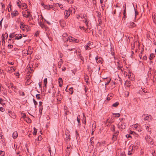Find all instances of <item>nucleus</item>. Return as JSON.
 Instances as JSON below:
<instances>
[{
	"instance_id": "obj_24",
	"label": "nucleus",
	"mask_w": 156,
	"mask_h": 156,
	"mask_svg": "<svg viewBox=\"0 0 156 156\" xmlns=\"http://www.w3.org/2000/svg\"><path fill=\"white\" fill-rule=\"evenodd\" d=\"M117 63L118 69H119L121 70L122 71V67L121 66L120 64L119 63V62H117Z\"/></svg>"
},
{
	"instance_id": "obj_20",
	"label": "nucleus",
	"mask_w": 156,
	"mask_h": 156,
	"mask_svg": "<svg viewBox=\"0 0 156 156\" xmlns=\"http://www.w3.org/2000/svg\"><path fill=\"white\" fill-rule=\"evenodd\" d=\"M154 57L155 55L153 53H151L150 55L149 59L150 60H151Z\"/></svg>"
},
{
	"instance_id": "obj_31",
	"label": "nucleus",
	"mask_w": 156,
	"mask_h": 156,
	"mask_svg": "<svg viewBox=\"0 0 156 156\" xmlns=\"http://www.w3.org/2000/svg\"><path fill=\"white\" fill-rule=\"evenodd\" d=\"M15 35H16V34H15V33H13L12 34H10L9 37L10 38H13L14 37H15Z\"/></svg>"
},
{
	"instance_id": "obj_33",
	"label": "nucleus",
	"mask_w": 156,
	"mask_h": 156,
	"mask_svg": "<svg viewBox=\"0 0 156 156\" xmlns=\"http://www.w3.org/2000/svg\"><path fill=\"white\" fill-rule=\"evenodd\" d=\"M113 115H115V117H119L120 116V115L119 113H113Z\"/></svg>"
},
{
	"instance_id": "obj_9",
	"label": "nucleus",
	"mask_w": 156,
	"mask_h": 156,
	"mask_svg": "<svg viewBox=\"0 0 156 156\" xmlns=\"http://www.w3.org/2000/svg\"><path fill=\"white\" fill-rule=\"evenodd\" d=\"M41 5L42 6H43L44 8L46 9H47L48 10H49L51 8H52V6H50V5H46L45 4L42 3Z\"/></svg>"
},
{
	"instance_id": "obj_4",
	"label": "nucleus",
	"mask_w": 156,
	"mask_h": 156,
	"mask_svg": "<svg viewBox=\"0 0 156 156\" xmlns=\"http://www.w3.org/2000/svg\"><path fill=\"white\" fill-rule=\"evenodd\" d=\"M60 91H58L57 94V99L59 101H61V100L62 98V96L60 94Z\"/></svg>"
},
{
	"instance_id": "obj_46",
	"label": "nucleus",
	"mask_w": 156,
	"mask_h": 156,
	"mask_svg": "<svg viewBox=\"0 0 156 156\" xmlns=\"http://www.w3.org/2000/svg\"><path fill=\"white\" fill-rule=\"evenodd\" d=\"M5 110V109L2 107H0V111H1L2 112H4Z\"/></svg>"
},
{
	"instance_id": "obj_60",
	"label": "nucleus",
	"mask_w": 156,
	"mask_h": 156,
	"mask_svg": "<svg viewBox=\"0 0 156 156\" xmlns=\"http://www.w3.org/2000/svg\"><path fill=\"white\" fill-rule=\"evenodd\" d=\"M2 93L3 94L5 95H7V93L6 92H5V91H3L2 92Z\"/></svg>"
},
{
	"instance_id": "obj_57",
	"label": "nucleus",
	"mask_w": 156,
	"mask_h": 156,
	"mask_svg": "<svg viewBox=\"0 0 156 156\" xmlns=\"http://www.w3.org/2000/svg\"><path fill=\"white\" fill-rule=\"evenodd\" d=\"M13 47V46L12 45H11V44H9L8 45V47L9 48H12Z\"/></svg>"
},
{
	"instance_id": "obj_55",
	"label": "nucleus",
	"mask_w": 156,
	"mask_h": 156,
	"mask_svg": "<svg viewBox=\"0 0 156 156\" xmlns=\"http://www.w3.org/2000/svg\"><path fill=\"white\" fill-rule=\"evenodd\" d=\"M3 18L0 21V27L1 28H2V21L3 20Z\"/></svg>"
},
{
	"instance_id": "obj_62",
	"label": "nucleus",
	"mask_w": 156,
	"mask_h": 156,
	"mask_svg": "<svg viewBox=\"0 0 156 156\" xmlns=\"http://www.w3.org/2000/svg\"><path fill=\"white\" fill-rule=\"evenodd\" d=\"M147 59V57L145 55L143 57V59L145 60H146Z\"/></svg>"
},
{
	"instance_id": "obj_59",
	"label": "nucleus",
	"mask_w": 156,
	"mask_h": 156,
	"mask_svg": "<svg viewBox=\"0 0 156 156\" xmlns=\"http://www.w3.org/2000/svg\"><path fill=\"white\" fill-rule=\"evenodd\" d=\"M9 84L11 86V88H13V87H14V86L13 85V84L12 83H10Z\"/></svg>"
},
{
	"instance_id": "obj_29",
	"label": "nucleus",
	"mask_w": 156,
	"mask_h": 156,
	"mask_svg": "<svg viewBox=\"0 0 156 156\" xmlns=\"http://www.w3.org/2000/svg\"><path fill=\"white\" fill-rule=\"evenodd\" d=\"M69 10H70V11L71 13H72V12H73V13H75V10L74 8L73 7H70L69 8Z\"/></svg>"
},
{
	"instance_id": "obj_50",
	"label": "nucleus",
	"mask_w": 156,
	"mask_h": 156,
	"mask_svg": "<svg viewBox=\"0 0 156 156\" xmlns=\"http://www.w3.org/2000/svg\"><path fill=\"white\" fill-rule=\"evenodd\" d=\"M135 17L138 14V12L136 11V9H135Z\"/></svg>"
},
{
	"instance_id": "obj_23",
	"label": "nucleus",
	"mask_w": 156,
	"mask_h": 156,
	"mask_svg": "<svg viewBox=\"0 0 156 156\" xmlns=\"http://www.w3.org/2000/svg\"><path fill=\"white\" fill-rule=\"evenodd\" d=\"M0 104L3 106L5 105V103L4 102V100L2 98H0Z\"/></svg>"
},
{
	"instance_id": "obj_51",
	"label": "nucleus",
	"mask_w": 156,
	"mask_h": 156,
	"mask_svg": "<svg viewBox=\"0 0 156 156\" xmlns=\"http://www.w3.org/2000/svg\"><path fill=\"white\" fill-rule=\"evenodd\" d=\"M142 90H143V92L144 93H148V92L147 91V90L146 89H142Z\"/></svg>"
},
{
	"instance_id": "obj_28",
	"label": "nucleus",
	"mask_w": 156,
	"mask_h": 156,
	"mask_svg": "<svg viewBox=\"0 0 156 156\" xmlns=\"http://www.w3.org/2000/svg\"><path fill=\"white\" fill-rule=\"evenodd\" d=\"M117 138V136L113 135L112 137V140L113 141H114L116 140Z\"/></svg>"
},
{
	"instance_id": "obj_41",
	"label": "nucleus",
	"mask_w": 156,
	"mask_h": 156,
	"mask_svg": "<svg viewBox=\"0 0 156 156\" xmlns=\"http://www.w3.org/2000/svg\"><path fill=\"white\" fill-rule=\"evenodd\" d=\"M83 21L85 23H86V26H88V21L87 20V19H86L85 21H84V20H83Z\"/></svg>"
},
{
	"instance_id": "obj_44",
	"label": "nucleus",
	"mask_w": 156,
	"mask_h": 156,
	"mask_svg": "<svg viewBox=\"0 0 156 156\" xmlns=\"http://www.w3.org/2000/svg\"><path fill=\"white\" fill-rule=\"evenodd\" d=\"M58 80L59 83H62L63 81H62V79L61 78L59 77L58 78Z\"/></svg>"
},
{
	"instance_id": "obj_25",
	"label": "nucleus",
	"mask_w": 156,
	"mask_h": 156,
	"mask_svg": "<svg viewBox=\"0 0 156 156\" xmlns=\"http://www.w3.org/2000/svg\"><path fill=\"white\" fill-rule=\"evenodd\" d=\"M119 104V103L118 102H116L115 103L113 104L112 105V106L114 107H116Z\"/></svg>"
},
{
	"instance_id": "obj_58",
	"label": "nucleus",
	"mask_w": 156,
	"mask_h": 156,
	"mask_svg": "<svg viewBox=\"0 0 156 156\" xmlns=\"http://www.w3.org/2000/svg\"><path fill=\"white\" fill-rule=\"evenodd\" d=\"M39 32L38 31H37L36 32L35 36H38L39 35Z\"/></svg>"
},
{
	"instance_id": "obj_16",
	"label": "nucleus",
	"mask_w": 156,
	"mask_h": 156,
	"mask_svg": "<svg viewBox=\"0 0 156 156\" xmlns=\"http://www.w3.org/2000/svg\"><path fill=\"white\" fill-rule=\"evenodd\" d=\"M25 26L23 23L21 22L20 24V28L22 30L24 31L25 30L24 27Z\"/></svg>"
},
{
	"instance_id": "obj_63",
	"label": "nucleus",
	"mask_w": 156,
	"mask_h": 156,
	"mask_svg": "<svg viewBox=\"0 0 156 156\" xmlns=\"http://www.w3.org/2000/svg\"><path fill=\"white\" fill-rule=\"evenodd\" d=\"M6 38H7L8 37V34L7 33H5L4 34Z\"/></svg>"
},
{
	"instance_id": "obj_8",
	"label": "nucleus",
	"mask_w": 156,
	"mask_h": 156,
	"mask_svg": "<svg viewBox=\"0 0 156 156\" xmlns=\"http://www.w3.org/2000/svg\"><path fill=\"white\" fill-rule=\"evenodd\" d=\"M68 39H69V41L70 42L75 41L76 42H77L78 40L76 39H75L73 37L70 36L68 37Z\"/></svg>"
},
{
	"instance_id": "obj_48",
	"label": "nucleus",
	"mask_w": 156,
	"mask_h": 156,
	"mask_svg": "<svg viewBox=\"0 0 156 156\" xmlns=\"http://www.w3.org/2000/svg\"><path fill=\"white\" fill-rule=\"evenodd\" d=\"M3 88V89L2 90V91H5V89L3 87H1V86H0V90L1 91V89Z\"/></svg>"
},
{
	"instance_id": "obj_7",
	"label": "nucleus",
	"mask_w": 156,
	"mask_h": 156,
	"mask_svg": "<svg viewBox=\"0 0 156 156\" xmlns=\"http://www.w3.org/2000/svg\"><path fill=\"white\" fill-rule=\"evenodd\" d=\"M95 59L98 63H102L103 62L102 59L101 57H98V56H97L95 57Z\"/></svg>"
},
{
	"instance_id": "obj_27",
	"label": "nucleus",
	"mask_w": 156,
	"mask_h": 156,
	"mask_svg": "<svg viewBox=\"0 0 156 156\" xmlns=\"http://www.w3.org/2000/svg\"><path fill=\"white\" fill-rule=\"evenodd\" d=\"M62 59H61V61L58 62V67L59 68H60L61 66V64H62Z\"/></svg>"
},
{
	"instance_id": "obj_40",
	"label": "nucleus",
	"mask_w": 156,
	"mask_h": 156,
	"mask_svg": "<svg viewBox=\"0 0 156 156\" xmlns=\"http://www.w3.org/2000/svg\"><path fill=\"white\" fill-rule=\"evenodd\" d=\"M22 6L24 8H26L27 7V5L25 3H23Z\"/></svg>"
},
{
	"instance_id": "obj_26",
	"label": "nucleus",
	"mask_w": 156,
	"mask_h": 156,
	"mask_svg": "<svg viewBox=\"0 0 156 156\" xmlns=\"http://www.w3.org/2000/svg\"><path fill=\"white\" fill-rule=\"evenodd\" d=\"M115 126L114 125H112L111 127V129L113 132H115Z\"/></svg>"
},
{
	"instance_id": "obj_54",
	"label": "nucleus",
	"mask_w": 156,
	"mask_h": 156,
	"mask_svg": "<svg viewBox=\"0 0 156 156\" xmlns=\"http://www.w3.org/2000/svg\"><path fill=\"white\" fill-rule=\"evenodd\" d=\"M77 120L78 122L79 123V124L80 123V119L78 118V117L77 118Z\"/></svg>"
},
{
	"instance_id": "obj_34",
	"label": "nucleus",
	"mask_w": 156,
	"mask_h": 156,
	"mask_svg": "<svg viewBox=\"0 0 156 156\" xmlns=\"http://www.w3.org/2000/svg\"><path fill=\"white\" fill-rule=\"evenodd\" d=\"M34 132L33 133L34 135H36V134L37 133V129L35 127H34Z\"/></svg>"
},
{
	"instance_id": "obj_6",
	"label": "nucleus",
	"mask_w": 156,
	"mask_h": 156,
	"mask_svg": "<svg viewBox=\"0 0 156 156\" xmlns=\"http://www.w3.org/2000/svg\"><path fill=\"white\" fill-rule=\"evenodd\" d=\"M27 14L26 15L25 13H23V16L26 18H30V17H31L32 18V16L30 14V12L29 11H27Z\"/></svg>"
},
{
	"instance_id": "obj_38",
	"label": "nucleus",
	"mask_w": 156,
	"mask_h": 156,
	"mask_svg": "<svg viewBox=\"0 0 156 156\" xmlns=\"http://www.w3.org/2000/svg\"><path fill=\"white\" fill-rule=\"evenodd\" d=\"M56 5L57 6L58 5L59 6L61 9H62L63 8V5L62 4L57 3Z\"/></svg>"
},
{
	"instance_id": "obj_17",
	"label": "nucleus",
	"mask_w": 156,
	"mask_h": 156,
	"mask_svg": "<svg viewBox=\"0 0 156 156\" xmlns=\"http://www.w3.org/2000/svg\"><path fill=\"white\" fill-rule=\"evenodd\" d=\"M18 14V11L17 10H16L15 12H12L11 13V15L12 16H16Z\"/></svg>"
},
{
	"instance_id": "obj_10",
	"label": "nucleus",
	"mask_w": 156,
	"mask_h": 156,
	"mask_svg": "<svg viewBox=\"0 0 156 156\" xmlns=\"http://www.w3.org/2000/svg\"><path fill=\"white\" fill-rule=\"evenodd\" d=\"M8 112L9 113V115L12 118H15L16 117V115H15V114L13 112H12L11 111H10L8 110Z\"/></svg>"
},
{
	"instance_id": "obj_47",
	"label": "nucleus",
	"mask_w": 156,
	"mask_h": 156,
	"mask_svg": "<svg viewBox=\"0 0 156 156\" xmlns=\"http://www.w3.org/2000/svg\"><path fill=\"white\" fill-rule=\"evenodd\" d=\"M79 56L81 60L83 61V58L81 55L80 54L79 55Z\"/></svg>"
},
{
	"instance_id": "obj_43",
	"label": "nucleus",
	"mask_w": 156,
	"mask_h": 156,
	"mask_svg": "<svg viewBox=\"0 0 156 156\" xmlns=\"http://www.w3.org/2000/svg\"><path fill=\"white\" fill-rule=\"evenodd\" d=\"M130 26L132 27H134L136 25L134 23L132 22L130 23Z\"/></svg>"
},
{
	"instance_id": "obj_15",
	"label": "nucleus",
	"mask_w": 156,
	"mask_h": 156,
	"mask_svg": "<svg viewBox=\"0 0 156 156\" xmlns=\"http://www.w3.org/2000/svg\"><path fill=\"white\" fill-rule=\"evenodd\" d=\"M139 142L138 141V140H136V141L135 142L134 144V145H133V146H134L135 147H136L137 148L139 147Z\"/></svg>"
},
{
	"instance_id": "obj_42",
	"label": "nucleus",
	"mask_w": 156,
	"mask_h": 156,
	"mask_svg": "<svg viewBox=\"0 0 156 156\" xmlns=\"http://www.w3.org/2000/svg\"><path fill=\"white\" fill-rule=\"evenodd\" d=\"M69 90L71 91L70 94H72L73 92V87L70 88Z\"/></svg>"
},
{
	"instance_id": "obj_1",
	"label": "nucleus",
	"mask_w": 156,
	"mask_h": 156,
	"mask_svg": "<svg viewBox=\"0 0 156 156\" xmlns=\"http://www.w3.org/2000/svg\"><path fill=\"white\" fill-rule=\"evenodd\" d=\"M145 139L149 144H153L154 142L152 138L149 135H147L145 136Z\"/></svg>"
},
{
	"instance_id": "obj_13",
	"label": "nucleus",
	"mask_w": 156,
	"mask_h": 156,
	"mask_svg": "<svg viewBox=\"0 0 156 156\" xmlns=\"http://www.w3.org/2000/svg\"><path fill=\"white\" fill-rule=\"evenodd\" d=\"M152 116L151 115L147 116L144 118V120L150 121L152 120Z\"/></svg>"
},
{
	"instance_id": "obj_5",
	"label": "nucleus",
	"mask_w": 156,
	"mask_h": 156,
	"mask_svg": "<svg viewBox=\"0 0 156 156\" xmlns=\"http://www.w3.org/2000/svg\"><path fill=\"white\" fill-rule=\"evenodd\" d=\"M33 51V48H31L30 46H29L28 49L27 51V54L29 55H31L32 54Z\"/></svg>"
},
{
	"instance_id": "obj_30",
	"label": "nucleus",
	"mask_w": 156,
	"mask_h": 156,
	"mask_svg": "<svg viewBox=\"0 0 156 156\" xmlns=\"http://www.w3.org/2000/svg\"><path fill=\"white\" fill-rule=\"evenodd\" d=\"M17 5L19 6V7L20 8H21V5H20V3H21V2L19 1L18 0L17 1Z\"/></svg>"
},
{
	"instance_id": "obj_12",
	"label": "nucleus",
	"mask_w": 156,
	"mask_h": 156,
	"mask_svg": "<svg viewBox=\"0 0 156 156\" xmlns=\"http://www.w3.org/2000/svg\"><path fill=\"white\" fill-rule=\"evenodd\" d=\"M15 39L19 40L22 38L23 36L20 34H16V35H15Z\"/></svg>"
},
{
	"instance_id": "obj_37",
	"label": "nucleus",
	"mask_w": 156,
	"mask_h": 156,
	"mask_svg": "<svg viewBox=\"0 0 156 156\" xmlns=\"http://www.w3.org/2000/svg\"><path fill=\"white\" fill-rule=\"evenodd\" d=\"M103 0H100V2L102 6H105V3L103 4Z\"/></svg>"
},
{
	"instance_id": "obj_53",
	"label": "nucleus",
	"mask_w": 156,
	"mask_h": 156,
	"mask_svg": "<svg viewBox=\"0 0 156 156\" xmlns=\"http://www.w3.org/2000/svg\"><path fill=\"white\" fill-rule=\"evenodd\" d=\"M86 16H84V15H82V16H80V17L81 18H84V19L86 20Z\"/></svg>"
},
{
	"instance_id": "obj_64",
	"label": "nucleus",
	"mask_w": 156,
	"mask_h": 156,
	"mask_svg": "<svg viewBox=\"0 0 156 156\" xmlns=\"http://www.w3.org/2000/svg\"><path fill=\"white\" fill-rule=\"evenodd\" d=\"M134 128L137 129L138 128L137 124H135L134 126Z\"/></svg>"
},
{
	"instance_id": "obj_52",
	"label": "nucleus",
	"mask_w": 156,
	"mask_h": 156,
	"mask_svg": "<svg viewBox=\"0 0 156 156\" xmlns=\"http://www.w3.org/2000/svg\"><path fill=\"white\" fill-rule=\"evenodd\" d=\"M44 83H47V78H45L44 80Z\"/></svg>"
},
{
	"instance_id": "obj_56",
	"label": "nucleus",
	"mask_w": 156,
	"mask_h": 156,
	"mask_svg": "<svg viewBox=\"0 0 156 156\" xmlns=\"http://www.w3.org/2000/svg\"><path fill=\"white\" fill-rule=\"evenodd\" d=\"M152 154L153 156H156V151H154L153 152Z\"/></svg>"
},
{
	"instance_id": "obj_36",
	"label": "nucleus",
	"mask_w": 156,
	"mask_h": 156,
	"mask_svg": "<svg viewBox=\"0 0 156 156\" xmlns=\"http://www.w3.org/2000/svg\"><path fill=\"white\" fill-rule=\"evenodd\" d=\"M33 102L34 104L35 107H36V105L37 104V103L34 98L33 99Z\"/></svg>"
},
{
	"instance_id": "obj_61",
	"label": "nucleus",
	"mask_w": 156,
	"mask_h": 156,
	"mask_svg": "<svg viewBox=\"0 0 156 156\" xmlns=\"http://www.w3.org/2000/svg\"><path fill=\"white\" fill-rule=\"evenodd\" d=\"M2 40H5V37L3 34H2Z\"/></svg>"
},
{
	"instance_id": "obj_3",
	"label": "nucleus",
	"mask_w": 156,
	"mask_h": 156,
	"mask_svg": "<svg viewBox=\"0 0 156 156\" xmlns=\"http://www.w3.org/2000/svg\"><path fill=\"white\" fill-rule=\"evenodd\" d=\"M118 126L119 128L123 129L125 128L126 124L124 122H120L119 123Z\"/></svg>"
},
{
	"instance_id": "obj_22",
	"label": "nucleus",
	"mask_w": 156,
	"mask_h": 156,
	"mask_svg": "<svg viewBox=\"0 0 156 156\" xmlns=\"http://www.w3.org/2000/svg\"><path fill=\"white\" fill-rule=\"evenodd\" d=\"M42 103H43L41 102V101H40L39 102V105L40 106V107L39 108V112H41V111H42Z\"/></svg>"
},
{
	"instance_id": "obj_14",
	"label": "nucleus",
	"mask_w": 156,
	"mask_h": 156,
	"mask_svg": "<svg viewBox=\"0 0 156 156\" xmlns=\"http://www.w3.org/2000/svg\"><path fill=\"white\" fill-rule=\"evenodd\" d=\"M68 37H69L66 34H64L63 35V39L64 41H69L68 39Z\"/></svg>"
},
{
	"instance_id": "obj_11",
	"label": "nucleus",
	"mask_w": 156,
	"mask_h": 156,
	"mask_svg": "<svg viewBox=\"0 0 156 156\" xmlns=\"http://www.w3.org/2000/svg\"><path fill=\"white\" fill-rule=\"evenodd\" d=\"M91 43V42L90 41L87 43L86 45L85 46V49L86 50H87L91 49V48L90 47Z\"/></svg>"
},
{
	"instance_id": "obj_32",
	"label": "nucleus",
	"mask_w": 156,
	"mask_h": 156,
	"mask_svg": "<svg viewBox=\"0 0 156 156\" xmlns=\"http://www.w3.org/2000/svg\"><path fill=\"white\" fill-rule=\"evenodd\" d=\"M39 25H40V26L42 28H43L44 27V24L42 23L41 22H40L39 23Z\"/></svg>"
},
{
	"instance_id": "obj_45",
	"label": "nucleus",
	"mask_w": 156,
	"mask_h": 156,
	"mask_svg": "<svg viewBox=\"0 0 156 156\" xmlns=\"http://www.w3.org/2000/svg\"><path fill=\"white\" fill-rule=\"evenodd\" d=\"M40 95L39 94H37L36 95L37 98L38 99H41Z\"/></svg>"
},
{
	"instance_id": "obj_19",
	"label": "nucleus",
	"mask_w": 156,
	"mask_h": 156,
	"mask_svg": "<svg viewBox=\"0 0 156 156\" xmlns=\"http://www.w3.org/2000/svg\"><path fill=\"white\" fill-rule=\"evenodd\" d=\"M12 136L13 138L14 139L16 138L18 136L17 132H14L13 133Z\"/></svg>"
},
{
	"instance_id": "obj_18",
	"label": "nucleus",
	"mask_w": 156,
	"mask_h": 156,
	"mask_svg": "<svg viewBox=\"0 0 156 156\" xmlns=\"http://www.w3.org/2000/svg\"><path fill=\"white\" fill-rule=\"evenodd\" d=\"M130 83L129 81L127 80L125 81V84L127 87H129L130 86Z\"/></svg>"
},
{
	"instance_id": "obj_49",
	"label": "nucleus",
	"mask_w": 156,
	"mask_h": 156,
	"mask_svg": "<svg viewBox=\"0 0 156 156\" xmlns=\"http://www.w3.org/2000/svg\"><path fill=\"white\" fill-rule=\"evenodd\" d=\"M75 133H76V138L77 139L78 138V136H79V133L77 130L76 131Z\"/></svg>"
},
{
	"instance_id": "obj_21",
	"label": "nucleus",
	"mask_w": 156,
	"mask_h": 156,
	"mask_svg": "<svg viewBox=\"0 0 156 156\" xmlns=\"http://www.w3.org/2000/svg\"><path fill=\"white\" fill-rule=\"evenodd\" d=\"M123 17H122V19H124V20H125L126 18V9H124V11L123 12Z\"/></svg>"
},
{
	"instance_id": "obj_2",
	"label": "nucleus",
	"mask_w": 156,
	"mask_h": 156,
	"mask_svg": "<svg viewBox=\"0 0 156 156\" xmlns=\"http://www.w3.org/2000/svg\"><path fill=\"white\" fill-rule=\"evenodd\" d=\"M71 12L69 10V8L68 10H65L64 12V15L65 16V18L67 19L70 15Z\"/></svg>"
},
{
	"instance_id": "obj_35",
	"label": "nucleus",
	"mask_w": 156,
	"mask_h": 156,
	"mask_svg": "<svg viewBox=\"0 0 156 156\" xmlns=\"http://www.w3.org/2000/svg\"><path fill=\"white\" fill-rule=\"evenodd\" d=\"M11 5L10 4L8 6V10L9 12H10L11 11Z\"/></svg>"
},
{
	"instance_id": "obj_39",
	"label": "nucleus",
	"mask_w": 156,
	"mask_h": 156,
	"mask_svg": "<svg viewBox=\"0 0 156 156\" xmlns=\"http://www.w3.org/2000/svg\"><path fill=\"white\" fill-rule=\"evenodd\" d=\"M111 80V79H110L109 80H107V82L105 84V85L106 86H107V85H108L109 84V83L110 82Z\"/></svg>"
}]
</instances>
